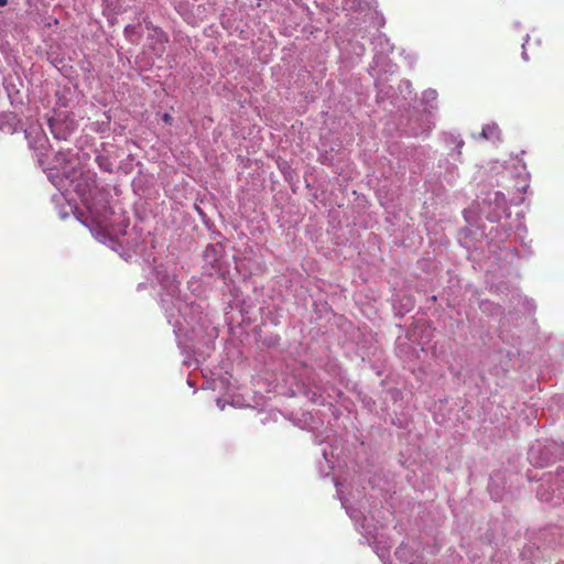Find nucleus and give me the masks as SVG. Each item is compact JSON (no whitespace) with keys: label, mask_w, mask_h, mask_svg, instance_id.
<instances>
[{"label":"nucleus","mask_w":564,"mask_h":564,"mask_svg":"<svg viewBox=\"0 0 564 564\" xmlns=\"http://www.w3.org/2000/svg\"><path fill=\"white\" fill-rule=\"evenodd\" d=\"M17 118L13 113H0V131L4 133H13L15 131Z\"/></svg>","instance_id":"nucleus-1"},{"label":"nucleus","mask_w":564,"mask_h":564,"mask_svg":"<svg viewBox=\"0 0 564 564\" xmlns=\"http://www.w3.org/2000/svg\"><path fill=\"white\" fill-rule=\"evenodd\" d=\"M96 162L102 171L108 172V173H111L113 171V163L111 162V160L108 156L98 155L96 158Z\"/></svg>","instance_id":"nucleus-2"},{"label":"nucleus","mask_w":564,"mask_h":564,"mask_svg":"<svg viewBox=\"0 0 564 564\" xmlns=\"http://www.w3.org/2000/svg\"><path fill=\"white\" fill-rule=\"evenodd\" d=\"M124 35L129 41L135 42L139 39V35L137 36V39H134V36L137 35V26L127 25L124 28Z\"/></svg>","instance_id":"nucleus-3"},{"label":"nucleus","mask_w":564,"mask_h":564,"mask_svg":"<svg viewBox=\"0 0 564 564\" xmlns=\"http://www.w3.org/2000/svg\"><path fill=\"white\" fill-rule=\"evenodd\" d=\"M172 120H173V118H172L169 113H165V115L163 116V121H164V122H166V123L171 124V123H172Z\"/></svg>","instance_id":"nucleus-4"},{"label":"nucleus","mask_w":564,"mask_h":564,"mask_svg":"<svg viewBox=\"0 0 564 564\" xmlns=\"http://www.w3.org/2000/svg\"><path fill=\"white\" fill-rule=\"evenodd\" d=\"M153 31H154V33H155L158 36H160V37H162V39L164 37L163 32H162V31H160L158 28H153Z\"/></svg>","instance_id":"nucleus-5"},{"label":"nucleus","mask_w":564,"mask_h":564,"mask_svg":"<svg viewBox=\"0 0 564 564\" xmlns=\"http://www.w3.org/2000/svg\"><path fill=\"white\" fill-rule=\"evenodd\" d=\"M7 4V0H0V6Z\"/></svg>","instance_id":"nucleus-6"}]
</instances>
